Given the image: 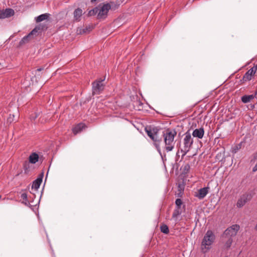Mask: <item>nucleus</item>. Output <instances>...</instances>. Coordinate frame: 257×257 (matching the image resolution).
I'll return each instance as SVG.
<instances>
[{"mask_svg":"<svg viewBox=\"0 0 257 257\" xmlns=\"http://www.w3.org/2000/svg\"><path fill=\"white\" fill-rule=\"evenodd\" d=\"M160 130L161 129L158 127L151 125L148 126L145 128V131L147 135L153 141L154 145L162 158H163L160 148V143L162 141V138L159 136V133Z\"/></svg>","mask_w":257,"mask_h":257,"instance_id":"obj_1","label":"nucleus"},{"mask_svg":"<svg viewBox=\"0 0 257 257\" xmlns=\"http://www.w3.org/2000/svg\"><path fill=\"white\" fill-rule=\"evenodd\" d=\"M177 135L175 130H167L163 133V136L165 143L164 149L167 152L172 151L174 148V138Z\"/></svg>","mask_w":257,"mask_h":257,"instance_id":"obj_2","label":"nucleus"},{"mask_svg":"<svg viewBox=\"0 0 257 257\" xmlns=\"http://www.w3.org/2000/svg\"><path fill=\"white\" fill-rule=\"evenodd\" d=\"M215 238V235L211 230H209L206 232L201 245V249L202 252L206 253L210 249V246L214 241Z\"/></svg>","mask_w":257,"mask_h":257,"instance_id":"obj_3","label":"nucleus"},{"mask_svg":"<svg viewBox=\"0 0 257 257\" xmlns=\"http://www.w3.org/2000/svg\"><path fill=\"white\" fill-rule=\"evenodd\" d=\"M183 142V146L180 150V152L182 153V158H183L190 151L193 143V140L189 131L185 133Z\"/></svg>","mask_w":257,"mask_h":257,"instance_id":"obj_4","label":"nucleus"},{"mask_svg":"<svg viewBox=\"0 0 257 257\" xmlns=\"http://www.w3.org/2000/svg\"><path fill=\"white\" fill-rule=\"evenodd\" d=\"M104 80L102 79H99L94 81L92 83V94H99L104 89V85L103 81Z\"/></svg>","mask_w":257,"mask_h":257,"instance_id":"obj_5","label":"nucleus"},{"mask_svg":"<svg viewBox=\"0 0 257 257\" xmlns=\"http://www.w3.org/2000/svg\"><path fill=\"white\" fill-rule=\"evenodd\" d=\"M111 9V7L109 3L103 5L101 7H98V13L97 18L99 19L104 18L107 15L108 12Z\"/></svg>","mask_w":257,"mask_h":257,"instance_id":"obj_6","label":"nucleus"},{"mask_svg":"<svg viewBox=\"0 0 257 257\" xmlns=\"http://www.w3.org/2000/svg\"><path fill=\"white\" fill-rule=\"evenodd\" d=\"M239 229V226L237 224H234L227 228L224 232L223 235L226 237H231L235 236Z\"/></svg>","mask_w":257,"mask_h":257,"instance_id":"obj_7","label":"nucleus"},{"mask_svg":"<svg viewBox=\"0 0 257 257\" xmlns=\"http://www.w3.org/2000/svg\"><path fill=\"white\" fill-rule=\"evenodd\" d=\"M252 198V196L249 193H245L241 195L240 198L238 199L236 203V206L238 208H241L243 207L245 203L249 201Z\"/></svg>","mask_w":257,"mask_h":257,"instance_id":"obj_8","label":"nucleus"},{"mask_svg":"<svg viewBox=\"0 0 257 257\" xmlns=\"http://www.w3.org/2000/svg\"><path fill=\"white\" fill-rule=\"evenodd\" d=\"M257 71V65L249 69L243 75L242 80L244 81H249Z\"/></svg>","mask_w":257,"mask_h":257,"instance_id":"obj_9","label":"nucleus"},{"mask_svg":"<svg viewBox=\"0 0 257 257\" xmlns=\"http://www.w3.org/2000/svg\"><path fill=\"white\" fill-rule=\"evenodd\" d=\"M40 30V28L36 27L34 28L28 35L24 37L22 40L20 41L19 45H22L26 43H28L31 38V37L36 35V34L38 32V30Z\"/></svg>","mask_w":257,"mask_h":257,"instance_id":"obj_10","label":"nucleus"},{"mask_svg":"<svg viewBox=\"0 0 257 257\" xmlns=\"http://www.w3.org/2000/svg\"><path fill=\"white\" fill-rule=\"evenodd\" d=\"M209 187H204L198 190V193L195 195V196L199 199H203L209 192Z\"/></svg>","mask_w":257,"mask_h":257,"instance_id":"obj_11","label":"nucleus"},{"mask_svg":"<svg viewBox=\"0 0 257 257\" xmlns=\"http://www.w3.org/2000/svg\"><path fill=\"white\" fill-rule=\"evenodd\" d=\"M204 135V130L203 127L196 128L192 133V136L195 138L202 139Z\"/></svg>","mask_w":257,"mask_h":257,"instance_id":"obj_12","label":"nucleus"},{"mask_svg":"<svg viewBox=\"0 0 257 257\" xmlns=\"http://www.w3.org/2000/svg\"><path fill=\"white\" fill-rule=\"evenodd\" d=\"M257 91L254 94L251 95H244L241 97L242 102L244 103H246L250 102L251 100L254 99L256 97Z\"/></svg>","mask_w":257,"mask_h":257,"instance_id":"obj_13","label":"nucleus"},{"mask_svg":"<svg viewBox=\"0 0 257 257\" xmlns=\"http://www.w3.org/2000/svg\"><path fill=\"white\" fill-rule=\"evenodd\" d=\"M82 14V10L81 9L78 8L76 9L74 12V19L77 21H80Z\"/></svg>","mask_w":257,"mask_h":257,"instance_id":"obj_14","label":"nucleus"},{"mask_svg":"<svg viewBox=\"0 0 257 257\" xmlns=\"http://www.w3.org/2000/svg\"><path fill=\"white\" fill-rule=\"evenodd\" d=\"M42 178H38L36 179L33 182L32 186V189H35V190H38L40 186L42 183Z\"/></svg>","mask_w":257,"mask_h":257,"instance_id":"obj_15","label":"nucleus"},{"mask_svg":"<svg viewBox=\"0 0 257 257\" xmlns=\"http://www.w3.org/2000/svg\"><path fill=\"white\" fill-rule=\"evenodd\" d=\"M29 159L30 163L35 164L38 161L39 156L36 153H33L29 156Z\"/></svg>","mask_w":257,"mask_h":257,"instance_id":"obj_16","label":"nucleus"},{"mask_svg":"<svg viewBox=\"0 0 257 257\" xmlns=\"http://www.w3.org/2000/svg\"><path fill=\"white\" fill-rule=\"evenodd\" d=\"M182 213L181 209L180 208H175V210L172 214V218L175 219L176 221V218Z\"/></svg>","mask_w":257,"mask_h":257,"instance_id":"obj_17","label":"nucleus"},{"mask_svg":"<svg viewBox=\"0 0 257 257\" xmlns=\"http://www.w3.org/2000/svg\"><path fill=\"white\" fill-rule=\"evenodd\" d=\"M49 15L48 14H44L39 16L36 18V22L39 23L47 19L49 17Z\"/></svg>","mask_w":257,"mask_h":257,"instance_id":"obj_18","label":"nucleus"},{"mask_svg":"<svg viewBox=\"0 0 257 257\" xmlns=\"http://www.w3.org/2000/svg\"><path fill=\"white\" fill-rule=\"evenodd\" d=\"M84 124L82 123H79L77 124L73 129V133L76 135L77 133H79L83 128Z\"/></svg>","mask_w":257,"mask_h":257,"instance_id":"obj_19","label":"nucleus"},{"mask_svg":"<svg viewBox=\"0 0 257 257\" xmlns=\"http://www.w3.org/2000/svg\"><path fill=\"white\" fill-rule=\"evenodd\" d=\"M6 18H9L14 15V11L11 9H6L4 10Z\"/></svg>","mask_w":257,"mask_h":257,"instance_id":"obj_20","label":"nucleus"},{"mask_svg":"<svg viewBox=\"0 0 257 257\" xmlns=\"http://www.w3.org/2000/svg\"><path fill=\"white\" fill-rule=\"evenodd\" d=\"M160 230L162 232L166 234H168L169 232V227L166 224H162L161 225Z\"/></svg>","mask_w":257,"mask_h":257,"instance_id":"obj_21","label":"nucleus"},{"mask_svg":"<svg viewBox=\"0 0 257 257\" xmlns=\"http://www.w3.org/2000/svg\"><path fill=\"white\" fill-rule=\"evenodd\" d=\"M98 13V7H95L88 12V15L89 16H94Z\"/></svg>","mask_w":257,"mask_h":257,"instance_id":"obj_22","label":"nucleus"},{"mask_svg":"<svg viewBox=\"0 0 257 257\" xmlns=\"http://www.w3.org/2000/svg\"><path fill=\"white\" fill-rule=\"evenodd\" d=\"M241 144L239 143L234 147L232 148L231 152L233 154H235L237 152V151L241 149Z\"/></svg>","mask_w":257,"mask_h":257,"instance_id":"obj_23","label":"nucleus"},{"mask_svg":"<svg viewBox=\"0 0 257 257\" xmlns=\"http://www.w3.org/2000/svg\"><path fill=\"white\" fill-rule=\"evenodd\" d=\"M175 204L176 208H181V206L182 204V201L181 199L178 198L175 201Z\"/></svg>","mask_w":257,"mask_h":257,"instance_id":"obj_24","label":"nucleus"},{"mask_svg":"<svg viewBox=\"0 0 257 257\" xmlns=\"http://www.w3.org/2000/svg\"><path fill=\"white\" fill-rule=\"evenodd\" d=\"M232 238L229 237V238L228 239V240H227V241L226 242L225 244L226 247L227 248H229L232 244Z\"/></svg>","mask_w":257,"mask_h":257,"instance_id":"obj_25","label":"nucleus"},{"mask_svg":"<svg viewBox=\"0 0 257 257\" xmlns=\"http://www.w3.org/2000/svg\"><path fill=\"white\" fill-rule=\"evenodd\" d=\"M110 6L111 7V10H115L117 9L119 6L118 5L115 4L114 2H110L109 3Z\"/></svg>","mask_w":257,"mask_h":257,"instance_id":"obj_26","label":"nucleus"},{"mask_svg":"<svg viewBox=\"0 0 257 257\" xmlns=\"http://www.w3.org/2000/svg\"><path fill=\"white\" fill-rule=\"evenodd\" d=\"M6 18L4 10H0V19Z\"/></svg>","mask_w":257,"mask_h":257,"instance_id":"obj_27","label":"nucleus"},{"mask_svg":"<svg viewBox=\"0 0 257 257\" xmlns=\"http://www.w3.org/2000/svg\"><path fill=\"white\" fill-rule=\"evenodd\" d=\"M21 197L24 201H27V195L26 193H22L21 195Z\"/></svg>","mask_w":257,"mask_h":257,"instance_id":"obj_28","label":"nucleus"},{"mask_svg":"<svg viewBox=\"0 0 257 257\" xmlns=\"http://www.w3.org/2000/svg\"><path fill=\"white\" fill-rule=\"evenodd\" d=\"M38 117V115L36 114H32L31 116H30V118L31 120H34L37 117Z\"/></svg>","mask_w":257,"mask_h":257,"instance_id":"obj_29","label":"nucleus"},{"mask_svg":"<svg viewBox=\"0 0 257 257\" xmlns=\"http://www.w3.org/2000/svg\"><path fill=\"white\" fill-rule=\"evenodd\" d=\"M252 171L253 172H255L257 171V162L255 166L253 167Z\"/></svg>","mask_w":257,"mask_h":257,"instance_id":"obj_30","label":"nucleus"},{"mask_svg":"<svg viewBox=\"0 0 257 257\" xmlns=\"http://www.w3.org/2000/svg\"><path fill=\"white\" fill-rule=\"evenodd\" d=\"M23 203L27 206H28L29 205H30V203L27 200V201H24L23 202Z\"/></svg>","mask_w":257,"mask_h":257,"instance_id":"obj_31","label":"nucleus"},{"mask_svg":"<svg viewBox=\"0 0 257 257\" xmlns=\"http://www.w3.org/2000/svg\"><path fill=\"white\" fill-rule=\"evenodd\" d=\"M88 31V29L87 28H85V29H84L83 30V33H85L87 32Z\"/></svg>","mask_w":257,"mask_h":257,"instance_id":"obj_32","label":"nucleus"},{"mask_svg":"<svg viewBox=\"0 0 257 257\" xmlns=\"http://www.w3.org/2000/svg\"><path fill=\"white\" fill-rule=\"evenodd\" d=\"M43 70V68H38L37 69V71H41V70Z\"/></svg>","mask_w":257,"mask_h":257,"instance_id":"obj_33","label":"nucleus"},{"mask_svg":"<svg viewBox=\"0 0 257 257\" xmlns=\"http://www.w3.org/2000/svg\"><path fill=\"white\" fill-rule=\"evenodd\" d=\"M189 167H189V165H186V166H185V169H189Z\"/></svg>","mask_w":257,"mask_h":257,"instance_id":"obj_34","label":"nucleus"},{"mask_svg":"<svg viewBox=\"0 0 257 257\" xmlns=\"http://www.w3.org/2000/svg\"><path fill=\"white\" fill-rule=\"evenodd\" d=\"M255 229L256 230H257V224H256V225H255Z\"/></svg>","mask_w":257,"mask_h":257,"instance_id":"obj_35","label":"nucleus"},{"mask_svg":"<svg viewBox=\"0 0 257 257\" xmlns=\"http://www.w3.org/2000/svg\"><path fill=\"white\" fill-rule=\"evenodd\" d=\"M251 107L253 108L254 107V105H252Z\"/></svg>","mask_w":257,"mask_h":257,"instance_id":"obj_36","label":"nucleus"},{"mask_svg":"<svg viewBox=\"0 0 257 257\" xmlns=\"http://www.w3.org/2000/svg\"><path fill=\"white\" fill-rule=\"evenodd\" d=\"M179 152V151H178V152L177 153V155L178 154Z\"/></svg>","mask_w":257,"mask_h":257,"instance_id":"obj_37","label":"nucleus"},{"mask_svg":"<svg viewBox=\"0 0 257 257\" xmlns=\"http://www.w3.org/2000/svg\"><path fill=\"white\" fill-rule=\"evenodd\" d=\"M0 198H1V196L0 195Z\"/></svg>","mask_w":257,"mask_h":257,"instance_id":"obj_38","label":"nucleus"}]
</instances>
